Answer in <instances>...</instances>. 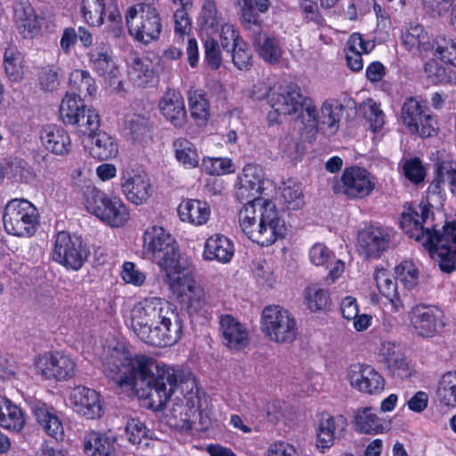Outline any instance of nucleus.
<instances>
[{
  "instance_id": "nucleus-1",
  "label": "nucleus",
  "mask_w": 456,
  "mask_h": 456,
  "mask_svg": "<svg viewBox=\"0 0 456 456\" xmlns=\"http://www.w3.org/2000/svg\"><path fill=\"white\" fill-rule=\"evenodd\" d=\"M102 364L105 375L118 387H129L139 397L148 398L155 410H161L177 392L185 403L200 405L196 380L189 371L160 365L142 354L133 358L118 347L104 351Z\"/></svg>"
},
{
  "instance_id": "nucleus-2",
  "label": "nucleus",
  "mask_w": 456,
  "mask_h": 456,
  "mask_svg": "<svg viewBox=\"0 0 456 456\" xmlns=\"http://www.w3.org/2000/svg\"><path fill=\"white\" fill-rule=\"evenodd\" d=\"M130 319L134 334L152 346H171L183 336L181 315L160 297H147L137 302L131 310Z\"/></svg>"
},
{
  "instance_id": "nucleus-3",
  "label": "nucleus",
  "mask_w": 456,
  "mask_h": 456,
  "mask_svg": "<svg viewBox=\"0 0 456 456\" xmlns=\"http://www.w3.org/2000/svg\"><path fill=\"white\" fill-rule=\"evenodd\" d=\"M429 215L426 205L404 206L400 225L411 239L421 243L436 258L442 272L456 270V221L446 223L442 232L424 227Z\"/></svg>"
},
{
  "instance_id": "nucleus-4",
  "label": "nucleus",
  "mask_w": 456,
  "mask_h": 456,
  "mask_svg": "<svg viewBox=\"0 0 456 456\" xmlns=\"http://www.w3.org/2000/svg\"><path fill=\"white\" fill-rule=\"evenodd\" d=\"M241 231L249 240L261 246H269L285 235L284 221L275 205L267 200H249L239 213Z\"/></svg>"
},
{
  "instance_id": "nucleus-5",
  "label": "nucleus",
  "mask_w": 456,
  "mask_h": 456,
  "mask_svg": "<svg viewBox=\"0 0 456 456\" xmlns=\"http://www.w3.org/2000/svg\"><path fill=\"white\" fill-rule=\"evenodd\" d=\"M267 100L278 114H299L302 122L307 126L316 127V106L310 97L302 94L301 88L297 84L274 85L268 93Z\"/></svg>"
},
{
  "instance_id": "nucleus-6",
  "label": "nucleus",
  "mask_w": 456,
  "mask_h": 456,
  "mask_svg": "<svg viewBox=\"0 0 456 456\" xmlns=\"http://www.w3.org/2000/svg\"><path fill=\"white\" fill-rule=\"evenodd\" d=\"M142 255L154 262L167 275L178 273L179 250L174 237L163 227L151 225L142 234Z\"/></svg>"
},
{
  "instance_id": "nucleus-7",
  "label": "nucleus",
  "mask_w": 456,
  "mask_h": 456,
  "mask_svg": "<svg viewBox=\"0 0 456 456\" xmlns=\"http://www.w3.org/2000/svg\"><path fill=\"white\" fill-rule=\"evenodd\" d=\"M153 3H138L128 8L126 20L128 32L134 40L148 45L159 39L162 20Z\"/></svg>"
},
{
  "instance_id": "nucleus-8",
  "label": "nucleus",
  "mask_w": 456,
  "mask_h": 456,
  "mask_svg": "<svg viewBox=\"0 0 456 456\" xmlns=\"http://www.w3.org/2000/svg\"><path fill=\"white\" fill-rule=\"evenodd\" d=\"M261 330L273 342L289 344L297 336L298 327L294 315L281 305L265 306L261 315Z\"/></svg>"
},
{
  "instance_id": "nucleus-9",
  "label": "nucleus",
  "mask_w": 456,
  "mask_h": 456,
  "mask_svg": "<svg viewBox=\"0 0 456 456\" xmlns=\"http://www.w3.org/2000/svg\"><path fill=\"white\" fill-rule=\"evenodd\" d=\"M37 208L24 199L10 200L3 216L4 230L7 233L17 237H31L35 234L39 224Z\"/></svg>"
},
{
  "instance_id": "nucleus-10",
  "label": "nucleus",
  "mask_w": 456,
  "mask_h": 456,
  "mask_svg": "<svg viewBox=\"0 0 456 456\" xmlns=\"http://www.w3.org/2000/svg\"><path fill=\"white\" fill-rule=\"evenodd\" d=\"M87 209L110 226H122L129 219V213L120 198L109 197L105 192L92 189L86 198Z\"/></svg>"
},
{
  "instance_id": "nucleus-11",
  "label": "nucleus",
  "mask_w": 456,
  "mask_h": 456,
  "mask_svg": "<svg viewBox=\"0 0 456 456\" xmlns=\"http://www.w3.org/2000/svg\"><path fill=\"white\" fill-rule=\"evenodd\" d=\"M89 251L83 240L67 232L57 233L52 252V258L67 269L77 271L86 262Z\"/></svg>"
},
{
  "instance_id": "nucleus-12",
  "label": "nucleus",
  "mask_w": 456,
  "mask_h": 456,
  "mask_svg": "<svg viewBox=\"0 0 456 456\" xmlns=\"http://www.w3.org/2000/svg\"><path fill=\"white\" fill-rule=\"evenodd\" d=\"M376 186L375 176L363 167H346L333 187L334 192L343 194L349 200L363 199L369 196Z\"/></svg>"
},
{
  "instance_id": "nucleus-13",
  "label": "nucleus",
  "mask_w": 456,
  "mask_h": 456,
  "mask_svg": "<svg viewBox=\"0 0 456 456\" xmlns=\"http://www.w3.org/2000/svg\"><path fill=\"white\" fill-rule=\"evenodd\" d=\"M37 372L45 379L68 380L76 373V362L61 352H46L34 359Z\"/></svg>"
},
{
  "instance_id": "nucleus-14",
  "label": "nucleus",
  "mask_w": 456,
  "mask_h": 456,
  "mask_svg": "<svg viewBox=\"0 0 456 456\" xmlns=\"http://www.w3.org/2000/svg\"><path fill=\"white\" fill-rule=\"evenodd\" d=\"M401 117L403 124L412 134L421 137L432 136L436 130V121L427 112V109L414 97L405 99Z\"/></svg>"
},
{
  "instance_id": "nucleus-15",
  "label": "nucleus",
  "mask_w": 456,
  "mask_h": 456,
  "mask_svg": "<svg viewBox=\"0 0 456 456\" xmlns=\"http://www.w3.org/2000/svg\"><path fill=\"white\" fill-rule=\"evenodd\" d=\"M170 280L173 281L172 287L182 297V302L190 314H199L204 309L207 305L205 291L191 275L179 274Z\"/></svg>"
},
{
  "instance_id": "nucleus-16",
  "label": "nucleus",
  "mask_w": 456,
  "mask_h": 456,
  "mask_svg": "<svg viewBox=\"0 0 456 456\" xmlns=\"http://www.w3.org/2000/svg\"><path fill=\"white\" fill-rule=\"evenodd\" d=\"M120 187L130 202L141 205L151 195V185L148 175L133 169L121 172Z\"/></svg>"
},
{
  "instance_id": "nucleus-17",
  "label": "nucleus",
  "mask_w": 456,
  "mask_h": 456,
  "mask_svg": "<svg viewBox=\"0 0 456 456\" xmlns=\"http://www.w3.org/2000/svg\"><path fill=\"white\" fill-rule=\"evenodd\" d=\"M347 378L350 385L358 391L369 395L380 394L385 387V379L370 365L356 363L350 366Z\"/></svg>"
},
{
  "instance_id": "nucleus-18",
  "label": "nucleus",
  "mask_w": 456,
  "mask_h": 456,
  "mask_svg": "<svg viewBox=\"0 0 456 456\" xmlns=\"http://www.w3.org/2000/svg\"><path fill=\"white\" fill-rule=\"evenodd\" d=\"M346 427L347 420L343 415L334 416L330 413H322L316 430V446L320 452H324L330 449L335 440L344 435Z\"/></svg>"
},
{
  "instance_id": "nucleus-19",
  "label": "nucleus",
  "mask_w": 456,
  "mask_h": 456,
  "mask_svg": "<svg viewBox=\"0 0 456 456\" xmlns=\"http://www.w3.org/2000/svg\"><path fill=\"white\" fill-rule=\"evenodd\" d=\"M401 40L409 52L419 57H427L433 53L436 44L425 28L415 22L409 23L402 29Z\"/></svg>"
},
{
  "instance_id": "nucleus-20",
  "label": "nucleus",
  "mask_w": 456,
  "mask_h": 456,
  "mask_svg": "<svg viewBox=\"0 0 456 456\" xmlns=\"http://www.w3.org/2000/svg\"><path fill=\"white\" fill-rule=\"evenodd\" d=\"M76 412L88 419L102 416V406L100 395L94 389L83 386L73 388L69 395Z\"/></svg>"
},
{
  "instance_id": "nucleus-21",
  "label": "nucleus",
  "mask_w": 456,
  "mask_h": 456,
  "mask_svg": "<svg viewBox=\"0 0 456 456\" xmlns=\"http://www.w3.org/2000/svg\"><path fill=\"white\" fill-rule=\"evenodd\" d=\"M411 323L418 336L431 338L438 331L441 312L433 306L418 305L409 314Z\"/></svg>"
},
{
  "instance_id": "nucleus-22",
  "label": "nucleus",
  "mask_w": 456,
  "mask_h": 456,
  "mask_svg": "<svg viewBox=\"0 0 456 456\" xmlns=\"http://www.w3.org/2000/svg\"><path fill=\"white\" fill-rule=\"evenodd\" d=\"M159 109L164 118L174 127L182 129L186 125L187 111L180 92L167 90L159 102Z\"/></svg>"
},
{
  "instance_id": "nucleus-23",
  "label": "nucleus",
  "mask_w": 456,
  "mask_h": 456,
  "mask_svg": "<svg viewBox=\"0 0 456 456\" xmlns=\"http://www.w3.org/2000/svg\"><path fill=\"white\" fill-rule=\"evenodd\" d=\"M219 330L223 344L232 350H241L249 344L248 329L232 315L220 316Z\"/></svg>"
},
{
  "instance_id": "nucleus-24",
  "label": "nucleus",
  "mask_w": 456,
  "mask_h": 456,
  "mask_svg": "<svg viewBox=\"0 0 456 456\" xmlns=\"http://www.w3.org/2000/svg\"><path fill=\"white\" fill-rule=\"evenodd\" d=\"M30 410L42 429L49 436L57 441L64 438V428L62 422L56 414L55 410L41 401L30 403Z\"/></svg>"
},
{
  "instance_id": "nucleus-25",
  "label": "nucleus",
  "mask_w": 456,
  "mask_h": 456,
  "mask_svg": "<svg viewBox=\"0 0 456 456\" xmlns=\"http://www.w3.org/2000/svg\"><path fill=\"white\" fill-rule=\"evenodd\" d=\"M388 243V235L379 227H368L359 233V251L367 258L379 257Z\"/></svg>"
},
{
  "instance_id": "nucleus-26",
  "label": "nucleus",
  "mask_w": 456,
  "mask_h": 456,
  "mask_svg": "<svg viewBox=\"0 0 456 456\" xmlns=\"http://www.w3.org/2000/svg\"><path fill=\"white\" fill-rule=\"evenodd\" d=\"M264 175L261 167L255 164L246 165L239 177L238 198L240 200L258 198L257 195L264 190Z\"/></svg>"
},
{
  "instance_id": "nucleus-27",
  "label": "nucleus",
  "mask_w": 456,
  "mask_h": 456,
  "mask_svg": "<svg viewBox=\"0 0 456 456\" xmlns=\"http://www.w3.org/2000/svg\"><path fill=\"white\" fill-rule=\"evenodd\" d=\"M436 178L429 184V195H441L445 188L456 197V161L443 160L436 164Z\"/></svg>"
},
{
  "instance_id": "nucleus-28",
  "label": "nucleus",
  "mask_w": 456,
  "mask_h": 456,
  "mask_svg": "<svg viewBox=\"0 0 456 456\" xmlns=\"http://www.w3.org/2000/svg\"><path fill=\"white\" fill-rule=\"evenodd\" d=\"M249 29L253 31L252 44L258 55L270 64L278 63L282 57V48L278 38L268 34H262V26L257 30L256 27Z\"/></svg>"
},
{
  "instance_id": "nucleus-29",
  "label": "nucleus",
  "mask_w": 456,
  "mask_h": 456,
  "mask_svg": "<svg viewBox=\"0 0 456 456\" xmlns=\"http://www.w3.org/2000/svg\"><path fill=\"white\" fill-rule=\"evenodd\" d=\"M42 145L53 154L63 156L71 151L69 134L61 126L47 125L40 132Z\"/></svg>"
},
{
  "instance_id": "nucleus-30",
  "label": "nucleus",
  "mask_w": 456,
  "mask_h": 456,
  "mask_svg": "<svg viewBox=\"0 0 456 456\" xmlns=\"http://www.w3.org/2000/svg\"><path fill=\"white\" fill-rule=\"evenodd\" d=\"M88 57L93 69L99 76L109 79L110 82L118 77V69L108 45L103 44L96 45L89 52Z\"/></svg>"
},
{
  "instance_id": "nucleus-31",
  "label": "nucleus",
  "mask_w": 456,
  "mask_h": 456,
  "mask_svg": "<svg viewBox=\"0 0 456 456\" xmlns=\"http://www.w3.org/2000/svg\"><path fill=\"white\" fill-rule=\"evenodd\" d=\"M234 255V246L230 239L222 234L210 236L205 242L203 257L208 261L226 264Z\"/></svg>"
},
{
  "instance_id": "nucleus-32",
  "label": "nucleus",
  "mask_w": 456,
  "mask_h": 456,
  "mask_svg": "<svg viewBox=\"0 0 456 456\" xmlns=\"http://www.w3.org/2000/svg\"><path fill=\"white\" fill-rule=\"evenodd\" d=\"M182 222L189 223L194 226H200L208 223L211 215V208L208 202L199 200H183L177 208Z\"/></svg>"
},
{
  "instance_id": "nucleus-33",
  "label": "nucleus",
  "mask_w": 456,
  "mask_h": 456,
  "mask_svg": "<svg viewBox=\"0 0 456 456\" xmlns=\"http://www.w3.org/2000/svg\"><path fill=\"white\" fill-rule=\"evenodd\" d=\"M14 21L24 37H33L40 28L34 8L28 0H20L13 6Z\"/></svg>"
},
{
  "instance_id": "nucleus-34",
  "label": "nucleus",
  "mask_w": 456,
  "mask_h": 456,
  "mask_svg": "<svg viewBox=\"0 0 456 456\" xmlns=\"http://www.w3.org/2000/svg\"><path fill=\"white\" fill-rule=\"evenodd\" d=\"M176 399L181 400V403H175L167 414L168 424L183 431L191 430L194 422L193 418L200 405L183 403L179 396Z\"/></svg>"
},
{
  "instance_id": "nucleus-35",
  "label": "nucleus",
  "mask_w": 456,
  "mask_h": 456,
  "mask_svg": "<svg viewBox=\"0 0 456 456\" xmlns=\"http://www.w3.org/2000/svg\"><path fill=\"white\" fill-rule=\"evenodd\" d=\"M116 438L113 436L90 431L84 436V452L88 456H109L114 452Z\"/></svg>"
},
{
  "instance_id": "nucleus-36",
  "label": "nucleus",
  "mask_w": 456,
  "mask_h": 456,
  "mask_svg": "<svg viewBox=\"0 0 456 456\" xmlns=\"http://www.w3.org/2000/svg\"><path fill=\"white\" fill-rule=\"evenodd\" d=\"M69 93L77 99L85 100L92 97L96 92V86L90 73L84 69H75L69 75Z\"/></svg>"
},
{
  "instance_id": "nucleus-37",
  "label": "nucleus",
  "mask_w": 456,
  "mask_h": 456,
  "mask_svg": "<svg viewBox=\"0 0 456 456\" xmlns=\"http://www.w3.org/2000/svg\"><path fill=\"white\" fill-rule=\"evenodd\" d=\"M354 424L355 430L361 434L377 435L384 430L383 420L371 407L358 409L354 414Z\"/></svg>"
},
{
  "instance_id": "nucleus-38",
  "label": "nucleus",
  "mask_w": 456,
  "mask_h": 456,
  "mask_svg": "<svg viewBox=\"0 0 456 456\" xmlns=\"http://www.w3.org/2000/svg\"><path fill=\"white\" fill-rule=\"evenodd\" d=\"M24 425L25 419L21 410L10 400L0 396V426L19 432Z\"/></svg>"
},
{
  "instance_id": "nucleus-39",
  "label": "nucleus",
  "mask_w": 456,
  "mask_h": 456,
  "mask_svg": "<svg viewBox=\"0 0 456 456\" xmlns=\"http://www.w3.org/2000/svg\"><path fill=\"white\" fill-rule=\"evenodd\" d=\"M127 73L134 84L144 86L153 76L152 63L148 58L133 54L127 59Z\"/></svg>"
},
{
  "instance_id": "nucleus-40",
  "label": "nucleus",
  "mask_w": 456,
  "mask_h": 456,
  "mask_svg": "<svg viewBox=\"0 0 456 456\" xmlns=\"http://www.w3.org/2000/svg\"><path fill=\"white\" fill-rule=\"evenodd\" d=\"M92 139L90 154L92 157L100 160H107L117 156L118 152V145L113 138L105 132H96Z\"/></svg>"
},
{
  "instance_id": "nucleus-41",
  "label": "nucleus",
  "mask_w": 456,
  "mask_h": 456,
  "mask_svg": "<svg viewBox=\"0 0 456 456\" xmlns=\"http://www.w3.org/2000/svg\"><path fill=\"white\" fill-rule=\"evenodd\" d=\"M342 105H333L329 102H324L321 108V115L318 117L316 114L317 126L313 128L308 126L311 131H316L318 126H322V129L330 134H334L339 128L340 117L342 114Z\"/></svg>"
},
{
  "instance_id": "nucleus-42",
  "label": "nucleus",
  "mask_w": 456,
  "mask_h": 456,
  "mask_svg": "<svg viewBox=\"0 0 456 456\" xmlns=\"http://www.w3.org/2000/svg\"><path fill=\"white\" fill-rule=\"evenodd\" d=\"M71 126L77 134L87 137L93 136L99 131L100 116L94 109L86 107Z\"/></svg>"
},
{
  "instance_id": "nucleus-43",
  "label": "nucleus",
  "mask_w": 456,
  "mask_h": 456,
  "mask_svg": "<svg viewBox=\"0 0 456 456\" xmlns=\"http://www.w3.org/2000/svg\"><path fill=\"white\" fill-rule=\"evenodd\" d=\"M188 101L191 118L197 126H202L207 125L210 112L209 102L206 94L198 90L190 92Z\"/></svg>"
},
{
  "instance_id": "nucleus-44",
  "label": "nucleus",
  "mask_w": 456,
  "mask_h": 456,
  "mask_svg": "<svg viewBox=\"0 0 456 456\" xmlns=\"http://www.w3.org/2000/svg\"><path fill=\"white\" fill-rule=\"evenodd\" d=\"M81 12L90 26H101L104 17H108V5L105 0H82Z\"/></svg>"
},
{
  "instance_id": "nucleus-45",
  "label": "nucleus",
  "mask_w": 456,
  "mask_h": 456,
  "mask_svg": "<svg viewBox=\"0 0 456 456\" xmlns=\"http://www.w3.org/2000/svg\"><path fill=\"white\" fill-rule=\"evenodd\" d=\"M436 396L446 406H456V372L449 371L440 379Z\"/></svg>"
},
{
  "instance_id": "nucleus-46",
  "label": "nucleus",
  "mask_w": 456,
  "mask_h": 456,
  "mask_svg": "<svg viewBox=\"0 0 456 456\" xmlns=\"http://www.w3.org/2000/svg\"><path fill=\"white\" fill-rule=\"evenodd\" d=\"M4 65L5 73L11 80L19 81L22 78L23 57L15 47L10 46L5 49Z\"/></svg>"
},
{
  "instance_id": "nucleus-47",
  "label": "nucleus",
  "mask_w": 456,
  "mask_h": 456,
  "mask_svg": "<svg viewBox=\"0 0 456 456\" xmlns=\"http://www.w3.org/2000/svg\"><path fill=\"white\" fill-rule=\"evenodd\" d=\"M175 158L188 168L195 167L199 164V154L195 146L187 139L179 138L175 141Z\"/></svg>"
},
{
  "instance_id": "nucleus-48",
  "label": "nucleus",
  "mask_w": 456,
  "mask_h": 456,
  "mask_svg": "<svg viewBox=\"0 0 456 456\" xmlns=\"http://www.w3.org/2000/svg\"><path fill=\"white\" fill-rule=\"evenodd\" d=\"M83 101L71 94L65 95L60 107V116L63 123L70 126L74 123L86 107Z\"/></svg>"
},
{
  "instance_id": "nucleus-49",
  "label": "nucleus",
  "mask_w": 456,
  "mask_h": 456,
  "mask_svg": "<svg viewBox=\"0 0 456 456\" xmlns=\"http://www.w3.org/2000/svg\"><path fill=\"white\" fill-rule=\"evenodd\" d=\"M281 200L289 210H297L304 206V195L300 184L289 182L281 191Z\"/></svg>"
},
{
  "instance_id": "nucleus-50",
  "label": "nucleus",
  "mask_w": 456,
  "mask_h": 456,
  "mask_svg": "<svg viewBox=\"0 0 456 456\" xmlns=\"http://www.w3.org/2000/svg\"><path fill=\"white\" fill-rule=\"evenodd\" d=\"M329 300L328 291L316 284L308 286L305 290V303L313 312L324 309Z\"/></svg>"
},
{
  "instance_id": "nucleus-51",
  "label": "nucleus",
  "mask_w": 456,
  "mask_h": 456,
  "mask_svg": "<svg viewBox=\"0 0 456 456\" xmlns=\"http://www.w3.org/2000/svg\"><path fill=\"white\" fill-rule=\"evenodd\" d=\"M362 109L363 117L370 124V129L374 132L380 130L385 124V114L380 109V105L369 100L364 102Z\"/></svg>"
},
{
  "instance_id": "nucleus-52",
  "label": "nucleus",
  "mask_w": 456,
  "mask_h": 456,
  "mask_svg": "<svg viewBox=\"0 0 456 456\" xmlns=\"http://www.w3.org/2000/svg\"><path fill=\"white\" fill-rule=\"evenodd\" d=\"M434 50L444 62L456 67V41L439 37L436 41Z\"/></svg>"
},
{
  "instance_id": "nucleus-53",
  "label": "nucleus",
  "mask_w": 456,
  "mask_h": 456,
  "mask_svg": "<svg viewBox=\"0 0 456 456\" xmlns=\"http://www.w3.org/2000/svg\"><path fill=\"white\" fill-rule=\"evenodd\" d=\"M202 164L210 175H222L235 171L232 161L228 158H204Z\"/></svg>"
},
{
  "instance_id": "nucleus-54",
  "label": "nucleus",
  "mask_w": 456,
  "mask_h": 456,
  "mask_svg": "<svg viewBox=\"0 0 456 456\" xmlns=\"http://www.w3.org/2000/svg\"><path fill=\"white\" fill-rule=\"evenodd\" d=\"M395 273L405 288L412 289L419 279V270L411 261H403L395 267Z\"/></svg>"
},
{
  "instance_id": "nucleus-55",
  "label": "nucleus",
  "mask_w": 456,
  "mask_h": 456,
  "mask_svg": "<svg viewBox=\"0 0 456 456\" xmlns=\"http://www.w3.org/2000/svg\"><path fill=\"white\" fill-rule=\"evenodd\" d=\"M232 62L240 70H248L252 66V53L245 41H239L231 50Z\"/></svg>"
},
{
  "instance_id": "nucleus-56",
  "label": "nucleus",
  "mask_w": 456,
  "mask_h": 456,
  "mask_svg": "<svg viewBox=\"0 0 456 456\" xmlns=\"http://www.w3.org/2000/svg\"><path fill=\"white\" fill-rule=\"evenodd\" d=\"M375 281L379 292L386 297H394L397 293V283L386 269L376 272Z\"/></svg>"
},
{
  "instance_id": "nucleus-57",
  "label": "nucleus",
  "mask_w": 456,
  "mask_h": 456,
  "mask_svg": "<svg viewBox=\"0 0 456 456\" xmlns=\"http://www.w3.org/2000/svg\"><path fill=\"white\" fill-rule=\"evenodd\" d=\"M235 4L240 7L241 20L247 28L252 26L257 30L260 29V21L257 12L254 11L253 0H234Z\"/></svg>"
},
{
  "instance_id": "nucleus-58",
  "label": "nucleus",
  "mask_w": 456,
  "mask_h": 456,
  "mask_svg": "<svg viewBox=\"0 0 456 456\" xmlns=\"http://www.w3.org/2000/svg\"><path fill=\"white\" fill-rule=\"evenodd\" d=\"M126 433L131 444L139 445L149 437L150 430L139 419H131L126 422Z\"/></svg>"
},
{
  "instance_id": "nucleus-59",
  "label": "nucleus",
  "mask_w": 456,
  "mask_h": 456,
  "mask_svg": "<svg viewBox=\"0 0 456 456\" xmlns=\"http://www.w3.org/2000/svg\"><path fill=\"white\" fill-rule=\"evenodd\" d=\"M200 21L206 28L216 29L218 28L219 18L214 0H204L200 14Z\"/></svg>"
},
{
  "instance_id": "nucleus-60",
  "label": "nucleus",
  "mask_w": 456,
  "mask_h": 456,
  "mask_svg": "<svg viewBox=\"0 0 456 456\" xmlns=\"http://www.w3.org/2000/svg\"><path fill=\"white\" fill-rule=\"evenodd\" d=\"M279 149L283 158L292 160L300 159L303 154V151L297 138L290 134L281 139Z\"/></svg>"
},
{
  "instance_id": "nucleus-61",
  "label": "nucleus",
  "mask_w": 456,
  "mask_h": 456,
  "mask_svg": "<svg viewBox=\"0 0 456 456\" xmlns=\"http://www.w3.org/2000/svg\"><path fill=\"white\" fill-rule=\"evenodd\" d=\"M309 257L314 265H322L326 268H329L335 258L333 253L322 243H316L310 248Z\"/></svg>"
},
{
  "instance_id": "nucleus-62",
  "label": "nucleus",
  "mask_w": 456,
  "mask_h": 456,
  "mask_svg": "<svg viewBox=\"0 0 456 456\" xmlns=\"http://www.w3.org/2000/svg\"><path fill=\"white\" fill-rule=\"evenodd\" d=\"M298 7L301 13L307 22H314L318 26H322L324 22V18L322 15L318 4L312 0H299Z\"/></svg>"
},
{
  "instance_id": "nucleus-63",
  "label": "nucleus",
  "mask_w": 456,
  "mask_h": 456,
  "mask_svg": "<svg viewBox=\"0 0 456 456\" xmlns=\"http://www.w3.org/2000/svg\"><path fill=\"white\" fill-rule=\"evenodd\" d=\"M386 365L390 373L398 379H403L411 375L409 362L402 352L394 358H390Z\"/></svg>"
},
{
  "instance_id": "nucleus-64",
  "label": "nucleus",
  "mask_w": 456,
  "mask_h": 456,
  "mask_svg": "<svg viewBox=\"0 0 456 456\" xmlns=\"http://www.w3.org/2000/svg\"><path fill=\"white\" fill-rule=\"evenodd\" d=\"M205 61L212 69H217L222 63V53L219 44L213 38H208L204 43Z\"/></svg>"
}]
</instances>
